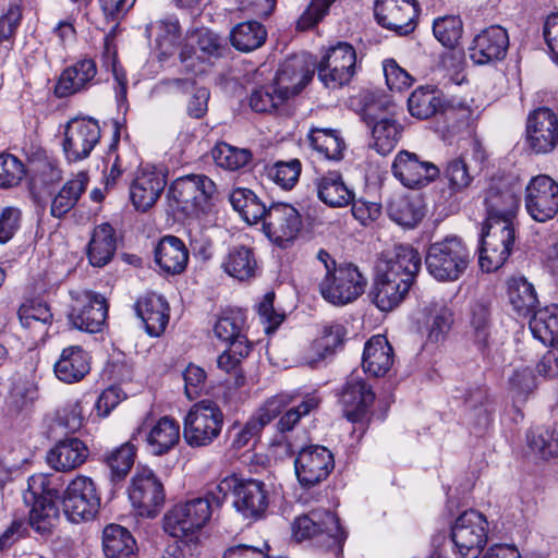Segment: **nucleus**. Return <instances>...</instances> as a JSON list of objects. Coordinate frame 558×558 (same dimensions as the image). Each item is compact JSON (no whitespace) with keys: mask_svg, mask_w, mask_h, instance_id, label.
Masks as SVG:
<instances>
[{"mask_svg":"<svg viewBox=\"0 0 558 558\" xmlns=\"http://www.w3.org/2000/svg\"><path fill=\"white\" fill-rule=\"evenodd\" d=\"M229 494L233 495V507L244 519H262L269 506V490L266 484L255 478L227 475L209 487V496L220 507Z\"/></svg>","mask_w":558,"mask_h":558,"instance_id":"obj_1","label":"nucleus"},{"mask_svg":"<svg viewBox=\"0 0 558 558\" xmlns=\"http://www.w3.org/2000/svg\"><path fill=\"white\" fill-rule=\"evenodd\" d=\"M291 530L296 541L312 539L317 547L332 553L336 558L341 556L348 537L338 517L329 510H313L296 517Z\"/></svg>","mask_w":558,"mask_h":558,"instance_id":"obj_2","label":"nucleus"},{"mask_svg":"<svg viewBox=\"0 0 558 558\" xmlns=\"http://www.w3.org/2000/svg\"><path fill=\"white\" fill-rule=\"evenodd\" d=\"M472 260V254L458 236H447L428 246L425 265L430 276L441 282L460 279Z\"/></svg>","mask_w":558,"mask_h":558,"instance_id":"obj_3","label":"nucleus"},{"mask_svg":"<svg viewBox=\"0 0 558 558\" xmlns=\"http://www.w3.org/2000/svg\"><path fill=\"white\" fill-rule=\"evenodd\" d=\"M214 507H217L209 496V488L204 497L191 498L179 502L163 515V530L174 538H195L209 522Z\"/></svg>","mask_w":558,"mask_h":558,"instance_id":"obj_4","label":"nucleus"},{"mask_svg":"<svg viewBox=\"0 0 558 558\" xmlns=\"http://www.w3.org/2000/svg\"><path fill=\"white\" fill-rule=\"evenodd\" d=\"M27 485L28 495H25L24 499L33 500L29 524L38 534L48 535L59 521V509L56 504L59 490L52 485V477L41 473L32 475Z\"/></svg>","mask_w":558,"mask_h":558,"instance_id":"obj_5","label":"nucleus"},{"mask_svg":"<svg viewBox=\"0 0 558 558\" xmlns=\"http://www.w3.org/2000/svg\"><path fill=\"white\" fill-rule=\"evenodd\" d=\"M514 239L513 218L486 219L478 257L482 270L490 272L500 268L511 253Z\"/></svg>","mask_w":558,"mask_h":558,"instance_id":"obj_6","label":"nucleus"},{"mask_svg":"<svg viewBox=\"0 0 558 558\" xmlns=\"http://www.w3.org/2000/svg\"><path fill=\"white\" fill-rule=\"evenodd\" d=\"M366 277L353 264L339 265L338 269L324 275L318 290L325 301L342 306L357 300L365 291Z\"/></svg>","mask_w":558,"mask_h":558,"instance_id":"obj_7","label":"nucleus"},{"mask_svg":"<svg viewBox=\"0 0 558 558\" xmlns=\"http://www.w3.org/2000/svg\"><path fill=\"white\" fill-rule=\"evenodd\" d=\"M223 413L210 401L195 403L187 412L183 424V437L191 447L210 445L221 433Z\"/></svg>","mask_w":558,"mask_h":558,"instance_id":"obj_8","label":"nucleus"},{"mask_svg":"<svg viewBox=\"0 0 558 558\" xmlns=\"http://www.w3.org/2000/svg\"><path fill=\"white\" fill-rule=\"evenodd\" d=\"M356 73V51L344 41L330 46L317 66L319 81L330 89L348 85Z\"/></svg>","mask_w":558,"mask_h":558,"instance_id":"obj_9","label":"nucleus"},{"mask_svg":"<svg viewBox=\"0 0 558 558\" xmlns=\"http://www.w3.org/2000/svg\"><path fill=\"white\" fill-rule=\"evenodd\" d=\"M216 193L215 182L204 174L178 178L169 187L168 196L177 207L189 213H205Z\"/></svg>","mask_w":558,"mask_h":558,"instance_id":"obj_10","label":"nucleus"},{"mask_svg":"<svg viewBox=\"0 0 558 558\" xmlns=\"http://www.w3.org/2000/svg\"><path fill=\"white\" fill-rule=\"evenodd\" d=\"M488 522L476 510L461 513L451 527V539L460 558H478L487 543Z\"/></svg>","mask_w":558,"mask_h":558,"instance_id":"obj_11","label":"nucleus"},{"mask_svg":"<svg viewBox=\"0 0 558 558\" xmlns=\"http://www.w3.org/2000/svg\"><path fill=\"white\" fill-rule=\"evenodd\" d=\"M292 401L293 397L288 393L272 396L258 408L245 424H233L232 429L235 433L232 437V448L240 450L254 445L264 427L277 417Z\"/></svg>","mask_w":558,"mask_h":558,"instance_id":"obj_12","label":"nucleus"},{"mask_svg":"<svg viewBox=\"0 0 558 558\" xmlns=\"http://www.w3.org/2000/svg\"><path fill=\"white\" fill-rule=\"evenodd\" d=\"M64 513L72 522L93 519L99 510L100 497L92 478L78 475L72 480L63 494Z\"/></svg>","mask_w":558,"mask_h":558,"instance_id":"obj_13","label":"nucleus"},{"mask_svg":"<svg viewBox=\"0 0 558 558\" xmlns=\"http://www.w3.org/2000/svg\"><path fill=\"white\" fill-rule=\"evenodd\" d=\"M129 498L137 514L154 518L165 501L163 486L148 468H138L129 487Z\"/></svg>","mask_w":558,"mask_h":558,"instance_id":"obj_14","label":"nucleus"},{"mask_svg":"<svg viewBox=\"0 0 558 558\" xmlns=\"http://www.w3.org/2000/svg\"><path fill=\"white\" fill-rule=\"evenodd\" d=\"M525 143L535 154H548L557 147L558 114L553 109L539 107L529 113Z\"/></svg>","mask_w":558,"mask_h":558,"instance_id":"obj_15","label":"nucleus"},{"mask_svg":"<svg viewBox=\"0 0 558 558\" xmlns=\"http://www.w3.org/2000/svg\"><path fill=\"white\" fill-rule=\"evenodd\" d=\"M100 126L92 118H74L66 124L63 140L65 158L71 161L86 159L100 141Z\"/></svg>","mask_w":558,"mask_h":558,"instance_id":"obj_16","label":"nucleus"},{"mask_svg":"<svg viewBox=\"0 0 558 558\" xmlns=\"http://www.w3.org/2000/svg\"><path fill=\"white\" fill-rule=\"evenodd\" d=\"M525 208L538 222H545L558 213V183L550 177L539 174L532 178L525 189Z\"/></svg>","mask_w":558,"mask_h":558,"instance_id":"obj_17","label":"nucleus"},{"mask_svg":"<svg viewBox=\"0 0 558 558\" xmlns=\"http://www.w3.org/2000/svg\"><path fill=\"white\" fill-rule=\"evenodd\" d=\"M335 468L333 454L324 446L301 449L294 460L295 475L301 486L310 488L325 481Z\"/></svg>","mask_w":558,"mask_h":558,"instance_id":"obj_18","label":"nucleus"},{"mask_svg":"<svg viewBox=\"0 0 558 558\" xmlns=\"http://www.w3.org/2000/svg\"><path fill=\"white\" fill-rule=\"evenodd\" d=\"M141 438L155 456H162L173 449L180 440V424L170 416L158 420L145 418L136 428L133 439Z\"/></svg>","mask_w":558,"mask_h":558,"instance_id":"obj_19","label":"nucleus"},{"mask_svg":"<svg viewBox=\"0 0 558 558\" xmlns=\"http://www.w3.org/2000/svg\"><path fill=\"white\" fill-rule=\"evenodd\" d=\"M374 13L377 22L399 35H408L416 27V0H376Z\"/></svg>","mask_w":558,"mask_h":558,"instance_id":"obj_20","label":"nucleus"},{"mask_svg":"<svg viewBox=\"0 0 558 558\" xmlns=\"http://www.w3.org/2000/svg\"><path fill=\"white\" fill-rule=\"evenodd\" d=\"M299 211L289 204H274L263 220V229L274 243L283 246L294 240L301 230Z\"/></svg>","mask_w":558,"mask_h":558,"instance_id":"obj_21","label":"nucleus"},{"mask_svg":"<svg viewBox=\"0 0 558 558\" xmlns=\"http://www.w3.org/2000/svg\"><path fill=\"white\" fill-rule=\"evenodd\" d=\"M107 313L106 299L98 293L85 291L76 298L69 320L76 329L94 333L101 330Z\"/></svg>","mask_w":558,"mask_h":558,"instance_id":"obj_22","label":"nucleus"},{"mask_svg":"<svg viewBox=\"0 0 558 558\" xmlns=\"http://www.w3.org/2000/svg\"><path fill=\"white\" fill-rule=\"evenodd\" d=\"M392 173L404 186L420 189L439 175V169L429 161H423L414 153L401 150L392 162Z\"/></svg>","mask_w":558,"mask_h":558,"instance_id":"obj_23","label":"nucleus"},{"mask_svg":"<svg viewBox=\"0 0 558 558\" xmlns=\"http://www.w3.org/2000/svg\"><path fill=\"white\" fill-rule=\"evenodd\" d=\"M508 47L509 36L506 28L492 25L473 38L469 53L475 64L483 65L504 59Z\"/></svg>","mask_w":558,"mask_h":558,"instance_id":"obj_24","label":"nucleus"},{"mask_svg":"<svg viewBox=\"0 0 558 558\" xmlns=\"http://www.w3.org/2000/svg\"><path fill=\"white\" fill-rule=\"evenodd\" d=\"M17 317L25 337L32 344L45 342L53 322L50 306L40 300H26L17 310Z\"/></svg>","mask_w":558,"mask_h":558,"instance_id":"obj_25","label":"nucleus"},{"mask_svg":"<svg viewBox=\"0 0 558 558\" xmlns=\"http://www.w3.org/2000/svg\"><path fill=\"white\" fill-rule=\"evenodd\" d=\"M167 185L166 177L156 170H141L130 186V197L136 210L146 211L159 199Z\"/></svg>","mask_w":558,"mask_h":558,"instance_id":"obj_26","label":"nucleus"},{"mask_svg":"<svg viewBox=\"0 0 558 558\" xmlns=\"http://www.w3.org/2000/svg\"><path fill=\"white\" fill-rule=\"evenodd\" d=\"M375 395L366 381L359 375L351 374L341 393V403L345 417L351 422L361 421L373 404Z\"/></svg>","mask_w":558,"mask_h":558,"instance_id":"obj_27","label":"nucleus"},{"mask_svg":"<svg viewBox=\"0 0 558 558\" xmlns=\"http://www.w3.org/2000/svg\"><path fill=\"white\" fill-rule=\"evenodd\" d=\"M422 259L420 253L410 245H396L387 254L384 265L379 272L392 278L402 279L409 284H413L414 278L421 268Z\"/></svg>","mask_w":558,"mask_h":558,"instance_id":"obj_28","label":"nucleus"},{"mask_svg":"<svg viewBox=\"0 0 558 558\" xmlns=\"http://www.w3.org/2000/svg\"><path fill=\"white\" fill-rule=\"evenodd\" d=\"M89 449L84 441L70 437L58 441L47 452V463L58 472H69L81 466L88 458Z\"/></svg>","mask_w":558,"mask_h":558,"instance_id":"obj_29","label":"nucleus"},{"mask_svg":"<svg viewBox=\"0 0 558 558\" xmlns=\"http://www.w3.org/2000/svg\"><path fill=\"white\" fill-rule=\"evenodd\" d=\"M135 311L149 336L159 337L166 330L169 322V306L161 295L156 293L143 295L137 300Z\"/></svg>","mask_w":558,"mask_h":558,"instance_id":"obj_30","label":"nucleus"},{"mask_svg":"<svg viewBox=\"0 0 558 558\" xmlns=\"http://www.w3.org/2000/svg\"><path fill=\"white\" fill-rule=\"evenodd\" d=\"M29 191L39 196L45 190L56 185L62 179L58 163L43 150L35 151L29 158Z\"/></svg>","mask_w":558,"mask_h":558,"instance_id":"obj_31","label":"nucleus"},{"mask_svg":"<svg viewBox=\"0 0 558 558\" xmlns=\"http://www.w3.org/2000/svg\"><path fill=\"white\" fill-rule=\"evenodd\" d=\"M317 197L325 205L341 208L350 205L354 199V192L345 184L342 174L338 171H328L314 180Z\"/></svg>","mask_w":558,"mask_h":558,"instance_id":"obj_32","label":"nucleus"},{"mask_svg":"<svg viewBox=\"0 0 558 558\" xmlns=\"http://www.w3.org/2000/svg\"><path fill=\"white\" fill-rule=\"evenodd\" d=\"M97 74L94 60L83 59L66 68L60 75L54 92L58 97H66L88 88Z\"/></svg>","mask_w":558,"mask_h":558,"instance_id":"obj_33","label":"nucleus"},{"mask_svg":"<svg viewBox=\"0 0 558 558\" xmlns=\"http://www.w3.org/2000/svg\"><path fill=\"white\" fill-rule=\"evenodd\" d=\"M155 262L166 274H181L189 262V250L183 241L174 235L160 239L154 251Z\"/></svg>","mask_w":558,"mask_h":558,"instance_id":"obj_34","label":"nucleus"},{"mask_svg":"<svg viewBox=\"0 0 558 558\" xmlns=\"http://www.w3.org/2000/svg\"><path fill=\"white\" fill-rule=\"evenodd\" d=\"M393 362V350L385 336H373L365 343L362 356V367L365 373L381 377L388 373Z\"/></svg>","mask_w":558,"mask_h":558,"instance_id":"obj_35","label":"nucleus"},{"mask_svg":"<svg viewBox=\"0 0 558 558\" xmlns=\"http://www.w3.org/2000/svg\"><path fill=\"white\" fill-rule=\"evenodd\" d=\"M312 77L313 71L305 68L302 59L294 57L282 63L271 84L289 99L299 94Z\"/></svg>","mask_w":558,"mask_h":558,"instance_id":"obj_36","label":"nucleus"},{"mask_svg":"<svg viewBox=\"0 0 558 558\" xmlns=\"http://www.w3.org/2000/svg\"><path fill=\"white\" fill-rule=\"evenodd\" d=\"M57 378L66 384L82 380L89 372V356L78 345H71L62 350L59 360L53 366Z\"/></svg>","mask_w":558,"mask_h":558,"instance_id":"obj_37","label":"nucleus"},{"mask_svg":"<svg viewBox=\"0 0 558 558\" xmlns=\"http://www.w3.org/2000/svg\"><path fill=\"white\" fill-rule=\"evenodd\" d=\"M410 288L411 284L404 282V280L392 279L379 272L371 295L374 304L381 312H390L404 301Z\"/></svg>","mask_w":558,"mask_h":558,"instance_id":"obj_38","label":"nucleus"},{"mask_svg":"<svg viewBox=\"0 0 558 558\" xmlns=\"http://www.w3.org/2000/svg\"><path fill=\"white\" fill-rule=\"evenodd\" d=\"M102 551L106 558H136V542L125 527L109 524L102 532Z\"/></svg>","mask_w":558,"mask_h":558,"instance_id":"obj_39","label":"nucleus"},{"mask_svg":"<svg viewBox=\"0 0 558 558\" xmlns=\"http://www.w3.org/2000/svg\"><path fill=\"white\" fill-rule=\"evenodd\" d=\"M344 336L345 329L340 324L326 327L323 335L311 343L303 356V363L315 367L318 362L333 354L336 349L342 344Z\"/></svg>","mask_w":558,"mask_h":558,"instance_id":"obj_40","label":"nucleus"},{"mask_svg":"<svg viewBox=\"0 0 558 558\" xmlns=\"http://www.w3.org/2000/svg\"><path fill=\"white\" fill-rule=\"evenodd\" d=\"M114 229L109 223H100L94 228L88 244L89 263L95 267L107 265L116 252Z\"/></svg>","mask_w":558,"mask_h":558,"instance_id":"obj_41","label":"nucleus"},{"mask_svg":"<svg viewBox=\"0 0 558 558\" xmlns=\"http://www.w3.org/2000/svg\"><path fill=\"white\" fill-rule=\"evenodd\" d=\"M223 270L238 280H247L257 271V260L251 247L233 245L229 248L222 262Z\"/></svg>","mask_w":558,"mask_h":558,"instance_id":"obj_42","label":"nucleus"},{"mask_svg":"<svg viewBox=\"0 0 558 558\" xmlns=\"http://www.w3.org/2000/svg\"><path fill=\"white\" fill-rule=\"evenodd\" d=\"M246 316L240 310L225 311L214 325V333L220 341L234 344H250L245 335Z\"/></svg>","mask_w":558,"mask_h":558,"instance_id":"obj_43","label":"nucleus"},{"mask_svg":"<svg viewBox=\"0 0 558 558\" xmlns=\"http://www.w3.org/2000/svg\"><path fill=\"white\" fill-rule=\"evenodd\" d=\"M427 340L429 342H442L452 324L453 313L444 300L432 301L425 308Z\"/></svg>","mask_w":558,"mask_h":558,"instance_id":"obj_44","label":"nucleus"},{"mask_svg":"<svg viewBox=\"0 0 558 558\" xmlns=\"http://www.w3.org/2000/svg\"><path fill=\"white\" fill-rule=\"evenodd\" d=\"M88 183L86 173L80 172L69 180L53 196L50 205V214L54 218L64 217L77 203L85 192Z\"/></svg>","mask_w":558,"mask_h":558,"instance_id":"obj_45","label":"nucleus"},{"mask_svg":"<svg viewBox=\"0 0 558 558\" xmlns=\"http://www.w3.org/2000/svg\"><path fill=\"white\" fill-rule=\"evenodd\" d=\"M307 140L313 149L325 159L338 161L343 158L345 143L338 131L312 128L307 134Z\"/></svg>","mask_w":558,"mask_h":558,"instance_id":"obj_46","label":"nucleus"},{"mask_svg":"<svg viewBox=\"0 0 558 558\" xmlns=\"http://www.w3.org/2000/svg\"><path fill=\"white\" fill-rule=\"evenodd\" d=\"M388 214L398 225L413 228L423 219L425 210L421 198L397 196L389 202Z\"/></svg>","mask_w":558,"mask_h":558,"instance_id":"obj_47","label":"nucleus"},{"mask_svg":"<svg viewBox=\"0 0 558 558\" xmlns=\"http://www.w3.org/2000/svg\"><path fill=\"white\" fill-rule=\"evenodd\" d=\"M372 126V147L380 155L391 153L401 138L402 126L392 118L369 119Z\"/></svg>","mask_w":558,"mask_h":558,"instance_id":"obj_48","label":"nucleus"},{"mask_svg":"<svg viewBox=\"0 0 558 558\" xmlns=\"http://www.w3.org/2000/svg\"><path fill=\"white\" fill-rule=\"evenodd\" d=\"M530 329L537 340L545 345L558 341V306L548 305L539 308L530 319Z\"/></svg>","mask_w":558,"mask_h":558,"instance_id":"obj_49","label":"nucleus"},{"mask_svg":"<svg viewBox=\"0 0 558 558\" xmlns=\"http://www.w3.org/2000/svg\"><path fill=\"white\" fill-rule=\"evenodd\" d=\"M230 38L236 50L250 52L263 46L267 38V32L259 22L247 21L234 26Z\"/></svg>","mask_w":558,"mask_h":558,"instance_id":"obj_50","label":"nucleus"},{"mask_svg":"<svg viewBox=\"0 0 558 558\" xmlns=\"http://www.w3.org/2000/svg\"><path fill=\"white\" fill-rule=\"evenodd\" d=\"M508 296L513 310L520 316L530 315L537 304L535 289L524 277L509 279Z\"/></svg>","mask_w":558,"mask_h":558,"instance_id":"obj_51","label":"nucleus"},{"mask_svg":"<svg viewBox=\"0 0 558 558\" xmlns=\"http://www.w3.org/2000/svg\"><path fill=\"white\" fill-rule=\"evenodd\" d=\"M146 32L155 34L156 46L160 51V57L171 56L180 43L179 21L173 17L159 20L147 26Z\"/></svg>","mask_w":558,"mask_h":558,"instance_id":"obj_52","label":"nucleus"},{"mask_svg":"<svg viewBox=\"0 0 558 558\" xmlns=\"http://www.w3.org/2000/svg\"><path fill=\"white\" fill-rule=\"evenodd\" d=\"M441 107V96L436 90L425 87L416 88L408 99L409 112L417 119H428Z\"/></svg>","mask_w":558,"mask_h":558,"instance_id":"obj_53","label":"nucleus"},{"mask_svg":"<svg viewBox=\"0 0 558 558\" xmlns=\"http://www.w3.org/2000/svg\"><path fill=\"white\" fill-rule=\"evenodd\" d=\"M486 219L514 218L518 201L510 191L501 192L490 187L485 195Z\"/></svg>","mask_w":558,"mask_h":558,"instance_id":"obj_54","label":"nucleus"},{"mask_svg":"<svg viewBox=\"0 0 558 558\" xmlns=\"http://www.w3.org/2000/svg\"><path fill=\"white\" fill-rule=\"evenodd\" d=\"M216 165L229 171H235L246 166L252 159V153L246 148H238L227 143H218L211 149Z\"/></svg>","mask_w":558,"mask_h":558,"instance_id":"obj_55","label":"nucleus"},{"mask_svg":"<svg viewBox=\"0 0 558 558\" xmlns=\"http://www.w3.org/2000/svg\"><path fill=\"white\" fill-rule=\"evenodd\" d=\"M526 444L530 450L542 459L547 460L558 454V439L547 427H532L526 434Z\"/></svg>","mask_w":558,"mask_h":558,"instance_id":"obj_56","label":"nucleus"},{"mask_svg":"<svg viewBox=\"0 0 558 558\" xmlns=\"http://www.w3.org/2000/svg\"><path fill=\"white\" fill-rule=\"evenodd\" d=\"M463 32V24L457 15L437 17L433 23L435 38L445 47L453 48L459 43Z\"/></svg>","mask_w":558,"mask_h":558,"instance_id":"obj_57","label":"nucleus"},{"mask_svg":"<svg viewBox=\"0 0 558 558\" xmlns=\"http://www.w3.org/2000/svg\"><path fill=\"white\" fill-rule=\"evenodd\" d=\"M287 100L283 93L278 92L272 84H268L253 90L250 106L256 112H271Z\"/></svg>","mask_w":558,"mask_h":558,"instance_id":"obj_58","label":"nucleus"},{"mask_svg":"<svg viewBox=\"0 0 558 558\" xmlns=\"http://www.w3.org/2000/svg\"><path fill=\"white\" fill-rule=\"evenodd\" d=\"M301 162L298 159L278 161L267 169V175L284 190L292 189L299 180Z\"/></svg>","mask_w":558,"mask_h":558,"instance_id":"obj_59","label":"nucleus"},{"mask_svg":"<svg viewBox=\"0 0 558 558\" xmlns=\"http://www.w3.org/2000/svg\"><path fill=\"white\" fill-rule=\"evenodd\" d=\"M26 174L24 163L14 155L0 154V187L17 186Z\"/></svg>","mask_w":558,"mask_h":558,"instance_id":"obj_60","label":"nucleus"},{"mask_svg":"<svg viewBox=\"0 0 558 558\" xmlns=\"http://www.w3.org/2000/svg\"><path fill=\"white\" fill-rule=\"evenodd\" d=\"M134 448L128 444L117 448L106 457V463L111 471L113 481H120L126 476L134 463Z\"/></svg>","mask_w":558,"mask_h":558,"instance_id":"obj_61","label":"nucleus"},{"mask_svg":"<svg viewBox=\"0 0 558 558\" xmlns=\"http://www.w3.org/2000/svg\"><path fill=\"white\" fill-rule=\"evenodd\" d=\"M320 403V398L315 393L306 395L302 402L289 409L279 418L277 427L281 433L291 430L295 424L301 420L302 416L310 414L313 410L317 409Z\"/></svg>","mask_w":558,"mask_h":558,"instance_id":"obj_62","label":"nucleus"},{"mask_svg":"<svg viewBox=\"0 0 558 558\" xmlns=\"http://www.w3.org/2000/svg\"><path fill=\"white\" fill-rule=\"evenodd\" d=\"M37 398V389L26 380H17L7 398V407L9 411L19 413L26 410Z\"/></svg>","mask_w":558,"mask_h":558,"instance_id":"obj_63","label":"nucleus"},{"mask_svg":"<svg viewBox=\"0 0 558 558\" xmlns=\"http://www.w3.org/2000/svg\"><path fill=\"white\" fill-rule=\"evenodd\" d=\"M445 177L449 182V186L454 192H461L472 182V175L462 158H454L447 163Z\"/></svg>","mask_w":558,"mask_h":558,"instance_id":"obj_64","label":"nucleus"}]
</instances>
